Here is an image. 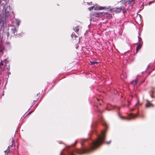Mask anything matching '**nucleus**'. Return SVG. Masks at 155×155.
Returning a JSON list of instances; mask_svg holds the SVG:
<instances>
[{"label": "nucleus", "instance_id": "1", "mask_svg": "<svg viewBox=\"0 0 155 155\" xmlns=\"http://www.w3.org/2000/svg\"><path fill=\"white\" fill-rule=\"evenodd\" d=\"M97 146H91L87 147H83L80 149H76L73 147H70L68 146L65 149L68 152V155H75V153L79 154H85L94 150Z\"/></svg>", "mask_w": 155, "mask_h": 155}, {"label": "nucleus", "instance_id": "2", "mask_svg": "<svg viewBox=\"0 0 155 155\" xmlns=\"http://www.w3.org/2000/svg\"><path fill=\"white\" fill-rule=\"evenodd\" d=\"M103 135L102 137L100 138L97 139L94 142V145H101L104 144L103 143V140L104 139V132H103L102 133Z\"/></svg>", "mask_w": 155, "mask_h": 155}, {"label": "nucleus", "instance_id": "3", "mask_svg": "<svg viewBox=\"0 0 155 155\" xmlns=\"http://www.w3.org/2000/svg\"><path fill=\"white\" fill-rule=\"evenodd\" d=\"M122 3L123 6H120L119 8H116L110 9V10L113 12H114L115 13H119L121 10H123L124 9V6L125 5V4L124 2H123Z\"/></svg>", "mask_w": 155, "mask_h": 155}, {"label": "nucleus", "instance_id": "4", "mask_svg": "<svg viewBox=\"0 0 155 155\" xmlns=\"http://www.w3.org/2000/svg\"><path fill=\"white\" fill-rule=\"evenodd\" d=\"M97 5H94L93 6L89 8H88V9L90 11H91L94 8V9L95 10H102L103 9H106V8L105 7H101V6H96Z\"/></svg>", "mask_w": 155, "mask_h": 155}, {"label": "nucleus", "instance_id": "5", "mask_svg": "<svg viewBox=\"0 0 155 155\" xmlns=\"http://www.w3.org/2000/svg\"><path fill=\"white\" fill-rule=\"evenodd\" d=\"M137 117V114H129V115L128 116V117H121V118L123 119H125V120H130L131 119H133Z\"/></svg>", "mask_w": 155, "mask_h": 155}, {"label": "nucleus", "instance_id": "6", "mask_svg": "<svg viewBox=\"0 0 155 155\" xmlns=\"http://www.w3.org/2000/svg\"><path fill=\"white\" fill-rule=\"evenodd\" d=\"M10 11V7L9 6H7L5 9V13L6 14L8 15Z\"/></svg>", "mask_w": 155, "mask_h": 155}, {"label": "nucleus", "instance_id": "7", "mask_svg": "<svg viewBox=\"0 0 155 155\" xmlns=\"http://www.w3.org/2000/svg\"><path fill=\"white\" fill-rule=\"evenodd\" d=\"M137 0H127V2H128V4L132 5Z\"/></svg>", "mask_w": 155, "mask_h": 155}, {"label": "nucleus", "instance_id": "8", "mask_svg": "<svg viewBox=\"0 0 155 155\" xmlns=\"http://www.w3.org/2000/svg\"><path fill=\"white\" fill-rule=\"evenodd\" d=\"M153 106V104H151L149 101H147V103L146 104V107H151Z\"/></svg>", "mask_w": 155, "mask_h": 155}, {"label": "nucleus", "instance_id": "9", "mask_svg": "<svg viewBox=\"0 0 155 155\" xmlns=\"http://www.w3.org/2000/svg\"><path fill=\"white\" fill-rule=\"evenodd\" d=\"M142 46V44H138V45H137V47L136 49V51H137Z\"/></svg>", "mask_w": 155, "mask_h": 155}, {"label": "nucleus", "instance_id": "10", "mask_svg": "<svg viewBox=\"0 0 155 155\" xmlns=\"http://www.w3.org/2000/svg\"><path fill=\"white\" fill-rule=\"evenodd\" d=\"M16 25H17L18 27L20 24V21L18 19L16 20Z\"/></svg>", "mask_w": 155, "mask_h": 155}, {"label": "nucleus", "instance_id": "11", "mask_svg": "<svg viewBox=\"0 0 155 155\" xmlns=\"http://www.w3.org/2000/svg\"><path fill=\"white\" fill-rule=\"evenodd\" d=\"M90 63L91 65H94L95 64H97L99 63L98 62H94V61H90Z\"/></svg>", "mask_w": 155, "mask_h": 155}, {"label": "nucleus", "instance_id": "12", "mask_svg": "<svg viewBox=\"0 0 155 155\" xmlns=\"http://www.w3.org/2000/svg\"><path fill=\"white\" fill-rule=\"evenodd\" d=\"M4 49V47L0 45V52H2Z\"/></svg>", "mask_w": 155, "mask_h": 155}, {"label": "nucleus", "instance_id": "13", "mask_svg": "<svg viewBox=\"0 0 155 155\" xmlns=\"http://www.w3.org/2000/svg\"><path fill=\"white\" fill-rule=\"evenodd\" d=\"M75 32H77L79 30V27L78 26H77L75 27V28L74 29Z\"/></svg>", "mask_w": 155, "mask_h": 155}, {"label": "nucleus", "instance_id": "14", "mask_svg": "<svg viewBox=\"0 0 155 155\" xmlns=\"http://www.w3.org/2000/svg\"><path fill=\"white\" fill-rule=\"evenodd\" d=\"M12 30L13 31V33L14 34H15V32H16L17 31V29L16 28H15L14 29H12Z\"/></svg>", "mask_w": 155, "mask_h": 155}, {"label": "nucleus", "instance_id": "15", "mask_svg": "<svg viewBox=\"0 0 155 155\" xmlns=\"http://www.w3.org/2000/svg\"><path fill=\"white\" fill-rule=\"evenodd\" d=\"M9 147H10V146H8V148L7 149V150L5 151V153H6L7 152L8 153L9 151Z\"/></svg>", "mask_w": 155, "mask_h": 155}, {"label": "nucleus", "instance_id": "16", "mask_svg": "<svg viewBox=\"0 0 155 155\" xmlns=\"http://www.w3.org/2000/svg\"><path fill=\"white\" fill-rule=\"evenodd\" d=\"M3 65V64L2 63V61L0 63V68H1V67Z\"/></svg>", "mask_w": 155, "mask_h": 155}, {"label": "nucleus", "instance_id": "17", "mask_svg": "<svg viewBox=\"0 0 155 155\" xmlns=\"http://www.w3.org/2000/svg\"><path fill=\"white\" fill-rule=\"evenodd\" d=\"M6 35H7V37H8V36H9V33L8 32H6Z\"/></svg>", "mask_w": 155, "mask_h": 155}, {"label": "nucleus", "instance_id": "18", "mask_svg": "<svg viewBox=\"0 0 155 155\" xmlns=\"http://www.w3.org/2000/svg\"><path fill=\"white\" fill-rule=\"evenodd\" d=\"M110 142H111V141L110 140V141H109L108 142H107L106 144H109Z\"/></svg>", "mask_w": 155, "mask_h": 155}, {"label": "nucleus", "instance_id": "19", "mask_svg": "<svg viewBox=\"0 0 155 155\" xmlns=\"http://www.w3.org/2000/svg\"><path fill=\"white\" fill-rule=\"evenodd\" d=\"M93 15H94L95 16H96L97 17L98 15V14H94Z\"/></svg>", "mask_w": 155, "mask_h": 155}, {"label": "nucleus", "instance_id": "20", "mask_svg": "<svg viewBox=\"0 0 155 155\" xmlns=\"http://www.w3.org/2000/svg\"><path fill=\"white\" fill-rule=\"evenodd\" d=\"M73 35H74L73 34H72L71 35V36L73 38Z\"/></svg>", "mask_w": 155, "mask_h": 155}, {"label": "nucleus", "instance_id": "21", "mask_svg": "<svg viewBox=\"0 0 155 155\" xmlns=\"http://www.w3.org/2000/svg\"><path fill=\"white\" fill-rule=\"evenodd\" d=\"M12 145L13 144V142H14V141H13V139H12Z\"/></svg>", "mask_w": 155, "mask_h": 155}, {"label": "nucleus", "instance_id": "22", "mask_svg": "<svg viewBox=\"0 0 155 155\" xmlns=\"http://www.w3.org/2000/svg\"><path fill=\"white\" fill-rule=\"evenodd\" d=\"M6 59H5V60H4V61H6Z\"/></svg>", "mask_w": 155, "mask_h": 155}, {"label": "nucleus", "instance_id": "23", "mask_svg": "<svg viewBox=\"0 0 155 155\" xmlns=\"http://www.w3.org/2000/svg\"><path fill=\"white\" fill-rule=\"evenodd\" d=\"M13 146H11V147H12Z\"/></svg>", "mask_w": 155, "mask_h": 155}]
</instances>
